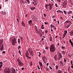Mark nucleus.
Instances as JSON below:
<instances>
[{
  "instance_id": "52",
  "label": "nucleus",
  "mask_w": 73,
  "mask_h": 73,
  "mask_svg": "<svg viewBox=\"0 0 73 73\" xmlns=\"http://www.w3.org/2000/svg\"><path fill=\"white\" fill-rule=\"evenodd\" d=\"M58 1L59 3H60L61 2V0H57Z\"/></svg>"
},
{
  "instance_id": "20",
  "label": "nucleus",
  "mask_w": 73,
  "mask_h": 73,
  "mask_svg": "<svg viewBox=\"0 0 73 73\" xmlns=\"http://www.w3.org/2000/svg\"><path fill=\"white\" fill-rule=\"evenodd\" d=\"M66 26V25H65V28H67V29H68V28L69 27H70V26L69 25H67Z\"/></svg>"
},
{
  "instance_id": "11",
  "label": "nucleus",
  "mask_w": 73,
  "mask_h": 73,
  "mask_svg": "<svg viewBox=\"0 0 73 73\" xmlns=\"http://www.w3.org/2000/svg\"><path fill=\"white\" fill-rule=\"evenodd\" d=\"M0 50H4V46H1V45H0Z\"/></svg>"
},
{
  "instance_id": "50",
  "label": "nucleus",
  "mask_w": 73,
  "mask_h": 73,
  "mask_svg": "<svg viewBox=\"0 0 73 73\" xmlns=\"http://www.w3.org/2000/svg\"><path fill=\"white\" fill-rule=\"evenodd\" d=\"M43 15H44V17H46V15L45 14H43Z\"/></svg>"
},
{
  "instance_id": "8",
  "label": "nucleus",
  "mask_w": 73,
  "mask_h": 73,
  "mask_svg": "<svg viewBox=\"0 0 73 73\" xmlns=\"http://www.w3.org/2000/svg\"><path fill=\"white\" fill-rule=\"evenodd\" d=\"M18 65L21 66H23V65H24V64L23 63H21V62L18 63Z\"/></svg>"
},
{
  "instance_id": "63",
  "label": "nucleus",
  "mask_w": 73,
  "mask_h": 73,
  "mask_svg": "<svg viewBox=\"0 0 73 73\" xmlns=\"http://www.w3.org/2000/svg\"><path fill=\"white\" fill-rule=\"evenodd\" d=\"M46 70H48V67H46Z\"/></svg>"
},
{
  "instance_id": "33",
  "label": "nucleus",
  "mask_w": 73,
  "mask_h": 73,
  "mask_svg": "<svg viewBox=\"0 0 73 73\" xmlns=\"http://www.w3.org/2000/svg\"><path fill=\"white\" fill-rule=\"evenodd\" d=\"M58 11H59V12L60 13H63V12L61 10H58Z\"/></svg>"
},
{
  "instance_id": "19",
  "label": "nucleus",
  "mask_w": 73,
  "mask_h": 73,
  "mask_svg": "<svg viewBox=\"0 0 73 73\" xmlns=\"http://www.w3.org/2000/svg\"><path fill=\"white\" fill-rule=\"evenodd\" d=\"M35 1V3L36 5H37V4H38V2H37V0H35L34 1Z\"/></svg>"
},
{
  "instance_id": "4",
  "label": "nucleus",
  "mask_w": 73,
  "mask_h": 73,
  "mask_svg": "<svg viewBox=\"0 0 73 73\" xmlns=\"http://www.w3.org/2000/svg\"><path fill=\"white\" fill-rule=\"evenodd\" d=\"M40 31L41 33V32H40L39 35L40 36H41V37H42V35H44V32L43 31L42 32V30L41 29H40Z\"/></svg>"
},
{
  "instance_id": "53",
  "label": "nucleus",
  "mask_w": 73,
  "mask_h": 73,
  "mask_svg": "<svg viewBox=\"0 0 73 73\" xmlns=\"http://www.w3.org/2000/svg\"><path fill=\"white\" fill-rule=\"evenodd\" d=\"M64 61L65 62L66 61V59L65 58H64Z\"/></svg>"
},
{
  "instance_id": "18",
  "label": "nucleus",
  "mask_w": 73,
  "mask_h": 73,
  "mask_svg": "<svg viewBox=\"0 0 73 73\" xmlns=\"http://www.w3.org/2000/svg\"><path fill=\"white\" fill-rule=\"evenodd\" d=\"M70 42L71 44V45H73V42L72 41L71 39H70Z\"/></svg>"
},
{
  "instance_id": "37",
  "label": "nucleus",
  "mask_w": 73,
  "mask_h": 73,
  "mask_svg": "<svg viewBox=\"0 0 73 73\" xmlns=\"http://www.w3.org/2000/svg\"><path fill=\"white\" fill-rule=\"evenodd\" d=\"M62 53L63 54H65V51H62Z\"/></svg>"
},
{
  "instance_id": "45",
  "label": "nucleus",
  "mask_w": 73,
  "mask_h": 73,
  "mask_svg": "<svg viewBox=\"0 0 73 73\" xmlns=\"http://www.w3.org/2000/svg\"><path fill=\"white\" fill-rule=\"evenodd\" d=\"M49 67L50 69H53V68H52L51 67H50V66H49Z\"/></svg>"
},
{
  "instance_id": "41",
  "label": "nucleus",
  "mask_w": 73,
  "mask_h": 73,
  "mask_svg": "<svg viewBox=\"0 0 73 73\" xmlns=\"http://www.w3.org/2000/svg\"><path fill=\"white\" fill-rule=\"evenodd\" d=\"M12 41L13 42V43H15V39H13L12 40Z\"/></svg>"
},
{
  "instance_id": "46",
  "label": "nucleus",
  "mask_w": 73,
  "mask_h": 73,
  "mask_svg": "<svg viewBox=\"0 0 73 73\" xmlns=\"http://www.w3.org/2000/svg\"><path fill=\"white\" fill-rule=\"evenodd\" d=\"M30 65H31V66H32L33 65H32V62H31Z\"/></svg>"
},
{
  "instance_id": "27",
  "label": "nucleus",
  "mask_w": 73,
  "mask_h": 73,
  "mask_svg": "<svg viewBox=\"0 0 73 73\" xmlns=\"http://www.w3.org/2000/svg\"><path fill=\"white\" fill-rule=\"evenodd\" d=\"M55 69H56V70H57L58 69V65H56L55 66Z\"/></svg>"
},
{
  "instance_id": "22",
  "label": "nucleus",
  "mask_w": 73,
  "mask_h": 73,
  "mask_svg": "<svg viewBox=\"0 0 73 73\" xmlns=\"http://www.w3.org/2000/svg\"><path fill=\"white\" fill-rule=\"evenodd\" d=\"M17 61L18 63H19V62H21V60H20V59H19V58H17Z\"/></svg>"
},
{
  "instance_id": "31",
  "label": "nucleus",
  "mask_w": 73,
  "mask_h": 73,
  "mask_svg": "<svg viewBox=\"0 0 73 73\" xmlns=\"http://www.w3.org/2000/svg\"><path fill=\"white\" fill-rule=\"evenodd\" d=\"M19 54H20L21 56H22V54H21V51H20V50H19Z\"/></svg>"
},
{
  "instance_id": "13",
  "label": "nucleus",
  "mask_w": 73,
  "mask_h": 73,
  "mask_svg": "<svg viewBox=\"0 0 73 73\" xmlns=\"http://www.w3.org/2000/svg\"><path fill=\"white\" fill-rule=\"evenodd\" d=\"M28 23L29 25H31V24H32V20H30V21H28Z\"/></svg>"
},
{
  "instance_id": "2",
  "label": "nucleus",
  "mask_w": 73,
  "mask_h": 73,
  "mask_svg": "<svg viewBox=\"0 0 73 73\" xmlns=\"http://www.w3.org/2000/svg\"><path fill=\"white\" fill-rule=\"evenodd\" d=\"M4 72L5 73H10L11 70L8 68H6L4 69Z\"/></svg>"
},
{
  "instance_id": "35",
  "label": "nucleus",
  "mask_w": 73,
  "mask_h": 73,
  "mask_svg": "<svg viewBox=\"0 0 73 73\" xmlns=\"http://www.w3.org/2000/svg\"><path fill=\"white\" fill-rule=\"evenodd\" d=\"M2 14L3 15H6V13L5 12H3L2 13Z\"/></svg>"
},
{
  "instance_id": "57",
  "label": "nucleus",
  "mask_w": 73,
  "mask_h": 73,
  "mask_svg": "<svg viewBox=\"0 0 73 73\" xmlns=\"http://www.w3.org/2000/svg\"><path fill=\"white\" fill-rule=\"evenodd\" d=\"M24 67H22L21 68V70H24Z\"/></svg>"
},
{
  "instance_id": "64",
  "label": "nucleus",
  "mask_w": 73,
  "mask_h": 73,
  "mask_svg": "<svg viewBox=\"0 0 73 73\" xmlns=\"http://www.w3.org/2000/svg\"><path fill=\"white\" fill-rule=\"evenodd\" d=\"M46 65L47 66H48V65H49V63H48L46 64Z\"/></svg>"
},
{
  "instance_id": "44",
  "label": "nucleus",
  "mask_w": 73,
  "mask_h": 73,
  "mask_svg": "<svg viewBox=\"0 0 73 73\" xmlns=\"http://www.w3.org/2000/svg\"><path fill=\"white\" fill-rule=\"evenodd\" d=\"M37 67L38 69H40V67H39V66L38 65H37Z\"/></svg>"
},
{
  "instance_id": "14",
  "label": "nucleus",
  "mask_w": 73,
  "mask_h": 73,
  "mask_svg": "<svg viewBox=\"0 0 73 73\" xmlns=\"http://www.w3.org/2000/svg\"><path fill=\"white\" fill-rule=\"evenodd\" d=\"M57 54H56L54 56V59L55 61H57Z\"/></svg>"
},
{
  "instance_id": "5",
  "label": "nucleus",
  "mask_w": 73,
  "mask_h": 73,
  "mask_svg": "<svg viewBox=\"0 0 73 73\" xmlns=\"http://www.w3.org/2000/svg\"><path fill=\"white\" fill-rule=\"evenodd\" d=\"M42 59L43 60V62H45V61L46 60V58L45 56H42Z\"/></svg>"
},
{
  "instance_id": "51",
  "label": "nucleus",
  "mask_w": 73,
  "mask_h": 73,
  "mask_svg": "<svg viewBox=\"0 0 73 73\" xmlns=\"http://www.w3.org/2000/svg\"><path fill=\"white\" fill-rule=\"evenodd\" d=\"M64 32L65 33H66L67 34V30H65L64 31Z\"/></svg>"
},
{
  "instance_id": "40",
  "label": "nucleus",
  "mask_w": 73,
  "mask_h": 73,
  "mask_svg": "<svg viewBox=\"0 0 73 73\" xmlns=\"http://www.w3.org/2000/svg\"><path fill=\"white\" fill-rule=\"evenodd\" d=\"M61 48H62V49H65V47L63 46H62L61 47Z\"/></svg>"
},
{
  "instance_id": "28",
  "label": "nucleus",
  "mask_w": 73,
  "mask_h": 73,
  "mask_svg": "<svg viewBox=\"0 0 73 73\" xmlns=\"http://www.w3.org/2000/svg\"><path fill=\"white\" fill-rule=\"evenodd\" d=\"M49 8V10H51L52 9V8H53V6H50Z\"/></svg>"
},
{
  "instance_id": "59",
  "label": "nucleus",
  "mask_w": 73,
  "mask_h": 73,
  "mask_svg": "<svg viewBox=\"0 0 73 73\" xmlns=\"http://www.w3.org/2000/svg\"><path fill=\"white\" fill-rule=\"evenodd\" d=\"M44 23L46 25V24H48V23H46V22H44Z\"/></svg>"
},
{
  "instance_id": "6",
  "label": "nucleus",
  "mask_w": 73,
  "mask_h": 73,
  "mask_svg": "<svg viewBox=\"0 0 73 73\" xmlns=\"http://www.w3.org/2000/svg\"><path fill=\"white\" fill-rule=\"evenodd\" d=\"M65 2H64L63 3L62 5H63V7H66V5H67V2L65 3Z\"/></svg>"
},
{
  "instance_id": "9",
  "label": "nucleus",
  "mask_w": 73,
  "mask_h": 73,
  "mask_svg": "<svg viewBox=\"0 0 73 73\" xmlns=\"http://www.w3.org/2000/svg\"><path fill=\"white\" fill-rule=\"evenodd\" d=\"M12 71L11 72V73H16V70L14 68H12Z\"/></svg>"
},
{
  "instance_id": "39",
  "label": "nucleus",
  "mask_w": 73,
  "mask_h": 73,
  "mask_svg": "<svg viewBox=\"0 0 73 73\" xmlns=\"http://www.w3.org/2000/svg\"><path fill=\"white\" fill-rule=\"evenodd\" d=\"M45 7H48V6H49V4H46V5H45Z\"/></svg>"
},
{
  "instance_id": "32",
  "label": "nucleus",
  "mask_w": 73,
  "mask_h": 73,
  "mask_svg": "<svg viewBox=\"0 0 73 73\" xmlns=\"http://www.w3.org/2000/svg\"><path fill=\"white\" fill-rule=\"evenodd\" d=\"M70 21H69V20H67L65 22V23H70Z\"/></svg>"
},
{
  "instance_id": "12",
  "label": "nucleus",
  "mask_w": 73,
  "mask_h": 73,
  "mask_svg": "<svg viewBox=\"0 0 73 73\" xmlns=\"http://www.w3.org/2000/svg\"><path fill=\"white\" fill-rule=\"evenodd\" d=\"M38 62L40 66H42V68H43V66L42 65V62L40 61Z\"/></svg>"
},
{
  "instance_id": "7",
  "label": "nucleus",
  "mask_w": 73,
  "mask_h": 73,
  "mask_svg": "<svg viewBox=\"0 0 73 73\" xmlns=\"http://www.w3.org/2000/svg\"><path fill=\"white\" fill-rule=\"evenodd\" d=\"M69 34L70 36H73V30H71V31L69 33Z\"/></svg>"
},
{
  "instance_id": "62",
  "label": "nucleus",
  "mask_w": 73,
  "mask_h": 73,
  "mask_svg": "<svg viewBox=\"0 0 73 73\" xmlns=\"http://www.w3.org/2000/svg\"><path fill=\"white\" fill-rule=\"evenodd\" d=\"M25 16L27 18V17H28V14H27L26 15H25Z\"/></svg>"
},
{
  "instance_id": "60",
  "label": "nucleus",
  "mask_w": 73,
  "mask_h": 73,
  "mask_svg": "<svg viewBox=\"0 0 73 73\" xmlns=\"http://www.w3.org/2000/svg\"><path fill=\"white\" fill-rule=\"evenodd\" d=\"M22 3L23 4H24V1H22Z\"/></svg>"
},
{
  "instance_id": "56",
  "label": "nucleus",
  "mask_w": 73,
  "mask_h": 73,
  "mask_svg": "<svg viewBox=\"0 0 73 73\" xmlns=\"http://www.w3.org/2000/svg\"><path fill=\"white\" fill-rule=\"evenodd\" d=\"M41 29H44V27H41Z\"/></svg>"
},
{
  "instance_id": "3",
  "label": "nucleus",
  "mask_w": 73,
  "mask_h": 73,
  "mask_svg": "<svg viewBox=\"0 0 73 73\" xmlns=\"http://www.w3.org/2000/svg\"><path fill=\"white\" fill-rule=\"evenodd\" d=\"M28 50L31 56H33V55H34V52L32 50L30 49H28Z\"/></svg>"
},
{
  "instance_id": "49",
  "label": "nucleus",
  "mask_w": 73,
  "mask_h": 73,
  "mask_svg": "<svg viewBox=\"0 0 73 73\" xmlns=\"http://www.w3.org/2000/svg\"><path fill=\"white\" fill-rule=\"evenodd\" d=\"M60 18L61 19H62V20H64V18H63V17H60Z\"/></svg>"
},
{
  "instance_id": "30",
  "label": "nucleus",
  "mask_w": 73,
  "mask_h": 73,
  "mask_svg": "<svg viewBox=\"0 0 73 73\" xmlns=\"http://www.w3.org/2000/svg\"><path fill=\"white\" fill-rule=\"evenodd\" d=\"M62 54L61 53H60L59 54V57L62 58Z\"/></svg>"
},
{
  "instance_id": "25",
  "label": "nucleus",
  "mask_w": 73,
  "mask_h": 73,
  "mask_svg": "<svg viewBox=\"0 0 73 73\" xmlns=\"http://www.w3.org/2000/svg\"><path fill=\"white\" fill-rule=\"evenodd\" d=\"M72 11H70L68 12V14L69 15V14H72Z\"/></svg>"
},
{
  "instance_id": "38",
  "label": "nucleus",
  "mask_w": 73,
  "mask_h": 73,
  "mask_svg": "<svg viewBox=\"0 0 73 73\" xmlns=\"http://www.w3.org/2000/svg\"><path fill=\"white\" fill-rule=\"evenodd\" d=\"M27 1L28 2V3L29 4L30 3V1H29V0H27Z\"/></svg>"
},
{
  "instance_id": "1",
  "label": "nucleus",
  "mask_w": 73,
  "mask_h": 73,
  "mask_svg": "<svg viewBox=\"0 0 73 73\" xmlns=\"http://www.w3.org/2000/svg\"><path fill=\"white\" fill-rule=\"evenodd\" d=\"M50 49V51L52 52H54L56 50V48L54 44H53L51 45Z\"/></svg>"
},
{
  "instance_id": "54",
  "label": "nucleus",
  "mask_w": 73,
  "mask_h": 73,
  "mask_svg": "<svg viewBox=\"0 0 73 73\" xmlns=\"http://www.w3.org/2000/svg\"><path fill=\"white\" fill-rule=\"evenodd\" d=\"M20 39H21V40H23V37L21 36V37H20Z\"/></svg>"
},
{
  "instance_id": "42",
  "label": "nucleus",
  "mask_w": 73,
  "mask_h": 73,
  "mask_svg": "<svg viewBox=\"0 0 73 73\" xmlns=\"http://www.w3.org/2000/svg\"><path fill=\"white\" fill-rule=\"evenodd\" d=\"M38 53H39V54L38 55V57H40V55H41V53L40 52H38Z\"/></svg>"
},
{
  "instance_id": "16",
  "label": "nucleus",
  "mask_w": 73,
  "mask_h": 73,
  "mask_svg": "<svg viewBox=\"0 0 73 73\" xmlns=\"http://www.w3.org/2000/svg\"><path fill=\"white\" fill-rule=\"evenodd\" d=\"M35 29L36 31H37V32H38V29H37V27L36 26H35Z\"/></svg>"
},
{
  "instance_id": "58",
  "label": "nucleus",
  "mask_w": 73,
  "mask_h": 73,
  "mask_svg": "<svg viewBox=\"0 0 73 73\" xmlns=\"http://www.w3.org/2000/svg\"><path fill=\"white\" fill-rule=\"evenodd\" d=\"M45 32L46 33H48V31L46 30L45 31Z\"/></svg>"
},
{
  "instance_id": "61",
  "label": "nucleus",
  "mask_w": 73,
  "mask_h": 73,
  "mask_svg": "<svg viewBox=\"0 0 73 73\" xmlns=\"http://www.w3.org/2000/svg\"><path fill=\"white\" fill-rule=\"evenodd\" d=\"M17 41H16V40H15V44H16V42H17Z\"/></svg>"
},
{
  "instance_id": "24",
  "label": "nucleus",
  "mask_w": 73,
  "mask_h": 73,
  "mask_svg": "<svg viewBox=\"0 0 73 73\" xmlns=\"http://www.w3.org/2000/svg\"><path fill=\"white\" fill-rule=\"evenodd\" d=\"M53 5V3L49 4V7H52Z\"/></svg>"
},
{
  "instance_id": "47",
  "label": "nucleus",
  "mask_w": 73,
  "mask_h": 73,
  "mask_svg": "<svg viewBox=\"0 0 73 73\" xmlns=\"http://www.w3.org/2000/svg\"><path fill=\"white\" fill-rule=\"evenodd\" d=\"M2 66H3V65L2 64L0 65V69H1V67H2Z\"/></svg>"
},
{
  "instance_id": "21",
  "label": "nucleus",
  "mask_w": 73,
  "mask_h": 73,
  "mask_svg": "<svg viewBox=\"0 0 73 73\" xmlns=\"http://www.w3.org/2000/svg\"><path fill=\"white\" fill-rule=\"evenodd\" d=\"M3 43V40H0V45L2 44Z\"/></svg>"
},
{
  "instance_id": "36",
  "label": "nucleus",
  "mask_w": 73,
  "mask_h": 73,
  "mask_svg": "<svg viewBox=\"0 0 73 73\" xmlns=\"http://www.w3.org/2000/svg\"><path fill=\"white\" fill-rule=\"evenodd\" d=\"M63 12H64V13L65 15H66V14H67V13H66V11H65L64 10V11H63Z\"/></svg>"
},
{
  "instance_id": "34",
  "label": "nucleus",
  "mask_w": 73,
  "mask_h": 73,
  "mask_svg": "<svg viewBox=\"0 0 73 73\" xmlns=\"http://www.w3.org/2000/svg\"><path fill=\"white\" fill-rule=\"evenodd\" d=\"M72 22L70 21V22H69V25L70 26V25H72Z\"/></svg>"
},
{
  "instance_id": "26",
  "label": "nucleus",
  "mask_w": 73,
  "mask_h": 73,
  "mask_svg": "<svg viewBox=\"0 0 73 73\" xmlns=\"http://www.w3.org/2000/svg\"><path fill=\"white\" fill-rule=\"evenodd\" d=\"M50 27H51V28H52H52H53V27H54V28L55 27L54 26V25H50Z\"/></svg>"
},
{
  "instance_id": "15",
  "label": "nucleus",
  "mask_w": 73,
  "mask_h": 73,
  "mask_svg": "<svg viewBox=\"0 0 73 73\" xmlns=\"http://www.w3.org/2000/svg\"><path fill=\"white\" fill-rule=\"evenodd\" d=\"M30 8L31 9V10H32V11H33L34 9H36V8H35V7H31Z\"/></svg>"
},
{
  "instance_id": "17",
  "label": "nucleus",
  "mask_w": 73,
  "mask_h": 73,
  "mask_svg": "<svg viewBox=\"0 0 73 73\" xmlns=\"http://www.w3.org/2000/svg\"><path fill=\"white\" fill-rule=\"evenodd\" d=\"M60 64L61 66H64V64H63V62H62V61H60Z\"/></svg>"
},
{
  "instance_id": "23",
  "label": "nucleus",
  "mask_w": 73,
  "mask_h": 73,
  "mask_svg": "<svg viewBox=\"0 0 73 73\" xmlns=\"http://www.w3.org/2000/svg\"><path fill=\"white\" fill-rule=\"evenodd\" d=\"M57 73H62V71L61 70H58Z\"/></svg>"
},
{
  "instance_id": "10",
  "label": "nucleus",
  "mask_w": 73,
  "mask_h": 73,
  "mask_svg": "<svg viewBox=\"0 0 73 73\" xmlns=\"http://www.w3.org/2000/svg\"><path fill=\"white\" fill-rule=\"evenodd\" d=\"M21 23L23 27H25V24L24 23V22L22 21L21 22Z\"/></svg>"
},
{
  "instance_id": "48",
  "label": "nucleus",
  "mask_w": 73,
  "mask_h": 73,
  "mask_svg": "<svg viewBox=\"0 0 73 73\" xmlns=\"http://www.w3.org/2000/svg\"><path fill=\"white\" fill-rule=\"evenodd\" d=\"M25 55H26V57H28V55H29L28 54H27L25 53Z\"/></svg>"
},
{
  "instance_id": "55",
  "label": "nucleus",
  "mask_w": 73,
  "mask_h": 73,
  "mask_svg": "<svg viewBox=\"0 0 73 73\" xmlns=\"http://www.w3.org/2000/svg\"><path fill=\"white\" fill-rule=\"evenodd\" d=\"M15 43L12 42V44L13 45H15Z\"/></svg>"
},
{
  "instance_id": "29",
  "label": "nucleus",
  "mask_w": 73,
  "mask_h": 73,
  "mask_svg": "<svg viewBox=\"0 0 73 73\" xmlns=\"http://www.w3.org/2000/svg\"><path fill=\"white\" fill-rule=\"evenodd\" d=\"M52 36H50V41H52Z\"/></svg>"
},
{
  "instance_id": "43",
  "label": "nucleus",
  "mask_w": 73,
  "mask_h": 73,
  "mask_svg": "<svg viewBox=\"0 0 73 73\" xmlns=\"http://www.w3.org/2000/svg\"><path fill=\"white\" fill-rule=\"evenodd\" d=\"M55 5V6H56V7H58V6H57V3H56Z\"/></svg>"
}]
</instances>
